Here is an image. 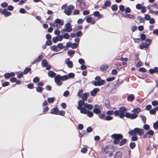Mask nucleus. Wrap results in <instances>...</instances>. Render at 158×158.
<instances>
[{
    "mask_svg": "<svg viewBox=\"0 0 158 158\" xmlns=\"http://www.w3.org/2000/svg\"><path fill=\"white\" fill-rule=\"evenodd\" d=\"M127 111L126 108L122 106L119 108V110H116L114 111L111 110H108L106 112V114L108 115H111L114 114L115 116H118L119 118H123L126 117L127 118H130L133 119L135 118L137 115L134 114H131L129 112H126Z\"/></svg>",
    "mask_w": 158,
    "mask_h": 158,
    "instance_id": "obj_1",
    "label": "nucleus"
},
{
    "mask_svg": "<svg viewBox=\"0 0 158 158\" xmlns=\"http://www.w3.org/2000/svg\"><path fill=\"white\" fill-rule=\"evenodd\" d=\"M144 130L139 128H135L133 130L130 131L128 132L129 134L133 136H136L138 134L141 136L144 133Z\"/></svg>",
    "mask_w": 158,
    "mask_h": 158,
    "instance_id": "obj_2",
    "label": "nucleus"
},
{
    "mask_svg": "<svg viewBox=\"0 0 158 158\" xmlns=\"http://www.w3.org/2000/svg\"><path fill=\"white\" fill-rule=\"evenodd\" d=\"M115 151V149L113 145H106L104 148V152L106 154H107L110 156L113 155V152Z\"/></svg>",
    "mask_w": 158,
    "mask_h": 158,
    "instance_id": "obj_3",
    "label": "nucleus"
},
{
    "mask_svg": "<svg viewBox=\"0 0 158 158\" xmlns=\"http://www.w3.org/2000/svg\"><path fill=\"white\" fill-rule=\"evenodd\" d=\"M111 137L114 139L113 143L115 144H118L120 140L123 139V135L120 134H114L111 136Z\"/></svg>",
    "mask_w": 158,
    "mask_h": 158,
    "instance_id": "obj_4",
    "label": "nucleus"
},
{
    "mask_svg": "<svg viewBox=\"0 0 158 158\" xmlns=\"http://www.w3.org/2000/svg\"><path fill=\"white\" fill-rule=\"evenodd\" d=\"M84 104V101L83 100H80L78 102V106H77V109L80 110L81 113H85L86 111V108L82 107V106Z\"/></svg>",
    "mask_w": 158,
    "mask_h": 158,
    "instance_id": "obj_5",
    "label": "nucleus"
},
{
    "mask_svg": "<svg viewBox=\"0 0 158 158\" xmlns=\"http://www.w3.org/2000/svg\"><path fill=\"white\" fill-rule=\"evenodd\" d=\"M151 41V39H146L145 41V42H143L140 45L139 48L141 49H143L144 48H148Z\"/></svg>",
    "mask_w": 158,
    "mask_h": 158,
    "instance_id": "obj_6",
    "label": "nucleus"
},
{
    "mask_svg": "<svg viewBox=\"0 0 158 158\" xmlns=\"http://www.w3.org/2000/svg\"><path fill=\"white\" fill-rule=\"evenodd\" d=\"M65 27V28L62 29L61 30L62 33H63L65 31L70 32L72 31L73 29L71 27V25L69 23H67L66 24Z\"/></svg>",
    "mask_w": 158,
    "mask_h": 158,
    "instance_id": "obj_7",
    "label": "nucleus"
},
{
    "mask_svg": "<svg viewBox=\"0 0 158 158\" xmlns=\"http://www.w3.org/2000/svg\"><path fill=\"white\" fill-rule=\"evenodd\" d=\"M74 6L70 5L69 6L67 9L64 10V13L68 15H70L71 14L72 11V10L74 9Z\"/></svg>",
    "mask_w": 158,
    "mask_h": 158,
    "instance_id": "obj_8",
    "label": "nucleus"
},
{
    "mask_svg": "<svg viewBox=\"0 0 158 158\" xmlns=\"http://www.w3.org/2000/svg\"><path fill=\"white\" fill-rule=\"evenodd\" d=\"M61 80V79L60 78V75H57L55 77L54 80L57 85L58 86H60L62 85V82L60 81Z\"/></svg>",
    "mask_w": 158,
    "mask_h": 158,
    "instance_id": "obj_9",
    "label": "nucleus"
},
{
    "mask_svg": "<svg viewBox=\"0 0 158 158\" xmlns=\"http://www.w3.org/2000/svg\"><path fill=\"white\" fill-rule=\"evenodd\" d=\"M93 112L96 114H100L101 113V111L100 110L99 106L98 105H95L94 106V108L93 110Z\"/></svg>",
    "mask_w": 158,
    "mask_h": 158,
    "instance_id": "obj_10",
    "label": "nucleus"
},
{
    "mask_svg": "<svg viewBox=\"0 0 158 158\" xmlns=\"http://www.w3.org/2000/svg\"><path fill=\"white\" fill-rule=\"evenodd\" d=\"M154 134L153 131L150 130L144 135L143 138L145 139L147 138H149L151 136H152Z\"/></svg>",
    "mask_w": 158,
    "mask_h": 158,
    "instance_id": "obj_11",
    "label": "nucleus"
},
{
    "mask_svg": "<svg viewBox=\"0 0 158 158\" xmlns=\"http://www.w3.org/2000/svg\"><path fill=\"white\" fill-rule=\"evenodd\" d=\"M1 13L4 15L5 17H7L11 15V13L10 12L7 11V9L6 8L2 10Z\"/></svg>",
    "mask_w": 158,
    "mask_h": 158,
    "instance_id": "obj_12",
    "label": "nucleus"
},
{
    "mask_svg": "<svg viewBox=\"0 0 158 158\" xmlns=\"http://www.w3.org/2000/svg\"><path fill=\"white\" fill-rule=\"evenodd\" d=\"M122 152L119 151H116L114 155V158H122Z\"/></svg>",
    "mask_w": 158,
    "mask_h": 158,
    "instance_id": "obj_13",
    "label": "nucleus"
},
{
    "mask_svg": "<svg viewBox=\"0 0 158 158\" xmlns=\"http://www.w3.org/2000/svg\"><path fill=\"white\" fill-rule=\"evenodd\" d=\"M15 75V73L13 72L10 73H6L4 75V77L6 79H8L10 77H13Z\"/></svg>",
    "mask_w": 158,
    "mask_h": 158,
    "instance_id": "obj_14",
    "label": "nucleus"
},
{
    "mask_svg": "<svg viewBox=\"0 0 158 158\" xmlns=\"http://www.w3.org/2000/svg\"><path fill=\"white\" fill-rule=\"evenodd\" d=\"M105 81L103 80H102L99 81H94L93 83V84L96 86H101L105 84Z\"/></svg>",
    "mask_w": 158,
    "mask_h": 158,
    "instance_id": "obj_15",
    "label": "nucleus"
},
{
    "mask_svg": "<svg viewBox=\"0 0 158 158\" xmlns=\"http://www.w3.org/2000/svg\"><path fill=\"white\" fill-rule=\"evenodd\" d=\"M111 5V2L110 1H106L102 6L103 9H106L107 7H109Z\"/></svg>",
    "mask_w": 158,
    "mask_h": 158,
    "instance_id": "obj_16",
    "label": "nucleus"
},
{
    "mask_svg": "<svg viewBox=\"0 0 158 158\" xmlns=\"http://www.w3.org/2000/svg\"><path fill=\"white\" fill-rule=\"evenodd\" d=\"M149 73L151 74H152L154 73L156 74L158 73V67H155L153 69H150L149 70Z\"/></svg>",
    "mask_w": 158,
    "mask_h": 158,
    "instance_id": "obj_17",
    "label": "nucleus"
},
{
    "mask_svg": "<svg viewBox=\"0 0 158 158\" xmlns=\"http://www.w3.org/2000/svg\"><path fill=\"white\" fill-rule=\"evenodd\" d=\"M109 66L107 64H102L100 67V70L102 72H105L108 68Z\"/></svg>",
    "mask_w": 158,
    "mask_h": 158,
    "instance_id": "obj_18",
    "label": "nucleus"
},
{
    "mask_svg": "<svg viewBox=\"0 0 158 158\" xmlns=\"http://www.w3.org/2000/svg\"><path fill=\"white\" fill-rule=\"evenodd\" d=\"M100 90L98 88H95L93 90L91 91L90 94L91 96H95L97 94V93Z\"/></svg>",
    "mask_w": 158,
    "mask_h": 158,
    "instance_id": "obj_19",
    "label": "nucleus"
},
{
    "mask_svg": "<svg viewBox=\"0 0 158 158\" xmlns=\"http://www.w3.org/2000/svg\"><path fill=\"white\" fill-rule=\"evenodd\" d=\"M55 22L58 25H60V26H62L63 25L64 23L63 20H61L60 19H57L55 20Z\"/></svg>",
    "mask_w": 158,
    "mask_h": 158,
    "instance_id": "obj_20",
    "label": "nucleus"
},
{
    "mask_svg": "<svg viewBox=\"0 0 158 158\" xmlns=\"http://www.w3.org/2000/svg\"><path fill=\"white\" fill-rule=\"evenodd\" d=\"M89 95V93H84L81 96V97L82 98V99L84 101L87 100V98Z\"/></svg>",
    "mask_w": 158,
    "mask_h": 158,
    "instance_id": "obj_21",
    "label": "nucleus"
},
{
    "mask_svg": "<svg viewBox=\"0 0 158 158\" xmlns=\"http://www.w3.org/2000/svg\"><path fill=\"white\" fill-rule=\"evenodd\" d=\"M58 109L57 108H54L51 110V112L50 113L52 114L57 115L58 113Z\"/></svg>",
    "mask_w": 158,
    "mask_h": 158,
    "instance_id": "obj_22",
    "label": "nucleus"
},
{
    "mask_svg": "<svg viewBox=\"0 0 158 158\" xmlns=\"http://www.w3.org/2000/svg\"><path fill=\"white\" fill-rule=\"evenodd\" d=\"M140 111V109L139 108H135L133 110L131 111V112H134V113L133 114H135L137 115H138L137 114H139ZM138 116H137V117L135 118H136Z\"/></svg>",
    "mask_w": 158,
    "mask_h": 158,
    "instance_id": "obj_23",
    "label": "nucleus"
},
{
    "mask_svg": "<svg viewBox=\"0 0 158 158\" xmlns=\"http://www.w3.org/2000/svg\"><path fill=\"white\" fill-rule=\"evenodd\" d=\"M93 15L95 16L98 17L99 18H102V15L100 14V12L98 11H95L94 12Z\"/></svg>",
    "mask_w": 158,
    "mask_h": 158,
    "instance_id": "obj_24",
    "label": "nucleus"
},
{
    "mask_svg": "<svg viewBox=\"0 0 158 158\" xmlns=\"http://www.w3.org/2000/svg\"><path fill=\"white\" fill-rule=\"evenodd\" d=\"M81 8L82 10L87 9L88 7L85 3L83 2H81L80 4Z\"/></svg>",
    "mask_w": 158,
    "mask_h": 158,
    "instance_id": "obj_25",
    "label": "nucleus"
},
{
    "mask_svg": "<svg viewBox=\"0 0 158 158\" xmlns=\"http://www.w3.org/2000/svg\"><path fill=\"white\" fill-rule=\"evenodd\" d=\"M135 99V96L132 94H130L128 95L127 97V100L130 102L133 101Z\"/></svg>",
    "mask_w": 158,
    "mask_h": 158,
    "instance_id": "obj_26",
    "label": "nucleus"
},
{
    "mask_svg": "<svg viewBox=\"0 0 158 158\" xmlns=\"http://www.w3.org/2000/svg\"><path fill=\"white\" fill-rule=\"evenodd\" d=\"M82 114H87V116L89 117H92L94 115L93 113L92 112L89 110H87L86 109V111H85V113Z\"/></svg>",
    "mask_w": 158,
    "mask_h": 158,
    "instance_id": "obj_27",
    "label": "nucleus"
},
{
    "mask_svg": "<svg viewBox=\"0 0 158 158\" xmlns=\"http://www.w3.org/2000/svg\"><path fill=\"white\" fill-rule=\"evenodd\" d=\"M56 74L52 71H49L48 73V75L51 78H53L55 77Z\"/></svg>",
    "mask_w": 158,
    "mask_h": 158,
    "instance_id": "obj_28",
    "label": "nucleus"
},
{
    "mask_svg": "<svg viewBox=\"0 0 158 158\" xmlns=\"http://www.w3.org/2000/svg\"><path fill=\"white\" fill-rule=\"evenodd\" d=\"M68 60L66 64L68 66L69 68H72L73 67V64L72 62L69 60V58L67 59Z\"/></svg>",
    "mask_w": 158,
    "mask_h": 158,
    "instance_id": "obj_29",
    "label": "nucleus"
},
{
    "mask_svg": "<svg viewBox=\"0 0 158 158\" xmlns=\"http://www.w3.org/2000/svg\"><path fill=\"white\" fill-rule=\"evenodd\" d=\"M127 141V139L125 138L122 139L121 141H120L119 143V145L120 146H122L125 145Z\"/></svg>",
    "mask_w": 158,
    "mask_h": 158,
    "instance_id": "obj_30",
    "label": "nucleus"
},
{
    "mask_svg": "<svg viewBox=\"0 0 158 158\" xmlns=\"http://www.w3.org/2000/svg\"><path fill=\"white\" fill-rule=\"evenodd\" d=\"M123 16L126 18L133 19H134V16L130 14H126L125 15H123Z\"/></svg>",
    "mask_w": 158,
    "mask_h": 158,
    "instance_id": "obj_31",
    "label": "nucleus"
},
{
    "mask_svg": "<svg viewBox=\"0 0 158 158\" xmlns=\"http://www.w3.org/2000/svg\"><path fill=\"white\" fill-rule=\"evenodd\" d=\"M31 70V68L29 67H27L25 69L23 73L24 74H26Z\"/></svg>",
    "mask_w": 158,
    "mask_h": 158,
    "instance_id": "obj_32",
    "label": "nucleus"
},
{
    "mask_svg": "<svg viewBox=\"0 0 158 158\" xmlns=\"http://www.w3.org/2000/svg\"><path fill=\"white\" fill-rule=\"evenodd\" d=\"M105 106L106 107L107 109H110L111 108V106L110 104V102L107 101L105 103Z\"/></svg>",
    "mask_w": 158,
    "mask_h": 158,
    "instance_id": "obj_33",
    "label": "nucleus"
},
{
    "mask_svg": "<svg viewBox=\"0 0 158 158\" xmlns=\"http://www.w3.org/2000/svg\"><path fill=\"white\" fill-rule=\"evenodd\" d=\"M57 46H56V45H54L52 46L51 48L50 49L52 51H56V52H58V49L57 48Z\"/></svg>",
    "mask_w": 158,
    "mask_h": 158,
    "instance_id": "obj_34",
    "label": "nucleus"
},
{
    "mask_svg": "<svg viewBox=\"0 0 158 158\" xmlns=\"http://www.w3.org/2000/svg\"><path fill=\"white\" fill-rule=\"evenodd\" d=\"M42 64L44 67H45L48 65V63L46 60L44 59L42 61Z\"/></svg>",
    "mask_w": 158,
    "mask_h": 158,
    "instance_id": "obj_35",
    "label": "nucleus"
},
{
    "mask_svg": "<svg viewBox=\"0 0 158 158\" xmlns=\"http://www.w3.org/2000/svg\"><path fill=\"white\" fill-rule=\"evenodd\" d=\"M86 18V20L87 22L88 23H90L92 20V18L89 16H86L85 17Z\"/></svg>",
    "mask_w": 158,
    "mask_h": 158,
    "instance_id": "obj_36",
    "label": "nucleus"
},
{
    "mask_svg": "<svg viewBox=\"0 0 158 158\" xmlns=\"http://www.w3.org/2000/svg\"><path fill=\"white\" fill-rule=\"evenodd\" d=\"M55 100L54 98H49L47 99V101L48 103H53Z\"/></svg>",
    "mask_w": 158,
    "mask_h": 158,
    "instance_id": "obj_37",
    "label": "nucleus"
},
{
    "mask_svg": "<svg viewBox=\"0 0 158 158\" xmlns=\"http://www.w3.org/2000/svg\"><path fill=\"white\" fill-rule=\"evenodd\" d=\"M67 76L68 79L72 78H74L75 77V74L73 73H70L67 75Z\"/></svg>",
    "mask_w": 158,
    "mask_h": 158,
    "instance_id": "obj_38",
    "label": "nucleus"
},
{
    "mask_svg": "<svg viewBox=\"0 0 158 158\" xmlns=\"http://www.w3.org/2000/svg\"><path fill=\"white\" fill-rule=\"evenodd\" d=\"M111 9L113 11H116L118 10V7L116 5H113L111 6Z\"/></svg>",
    "mask_w": 158,
    "mask_h": 158,
    "instance_id": "obj_39",
    "label": "nucleus"
},
{
    "mask_svg": "<svg viewBox=\"0 0 158 158\" xmlns=\"http://www.w3.org/2000/svg\"><path fill=\"white\" fill-rule=\"evenodd\" d=\"M130 147L131 149H133L136 146V144L134 142H132L130 143Z\"/></svg>",
    "mask_w": 158,
    "mask_h": 158,
    "instance_id": "obj_40",
    "label": "nucleus"
},
{
    "mask_svg": "<svg viewBox=\"0 0 158 158\" xmlns=\"http://www.w3.org/2000/svg\"><path fill=\"white\" fill-rule=\"evenodd\" d=\"M57 47L59 48L60 49H62L64 48L63 46V44L62 43H60L57 45Z\"/></svg>",
    "mask_w": 158,
    "mask_h": 158,
    "instance_id": "obj_41",
    "label": "nucleus"
},
{
    "mask_svg": "<svg viewBox=\"0 0 158 158\" xmlns=\"http://www.w3.org/2000/svg\"><path fill=\"white\" fill-rule=\"evenodd\" d=\"M113 119V117L110 116L108 115L105 117L104 120L106 121H109L112 120Z\"/></svg>",
    "mask_w": 158,
    "mask_h": 158,
    "instance_id": "obj_42",
    "label": "nucleus"
},
{
    "mask_svg": "<svg viewBox=\"0 0 158 158\" xmlns=\"http://www.w3.org/2000/svg\"><path fill=\"white\" fill-rule=\"evenodd\" d=\"M60 78L61 80L62 81H64L68 79L67 75H65L63 76H60Z\"/></svg>",
    "mask_w": 158,
    "mask_h": 158,
    "instance_id": "obj_43",
    "label": "nucleus"
},
{
    "mask_svg": "<svg viewBox=\"0 0 158 158\" xmlns=\"http://www.w3.org/2000/svg\"><path fill=\"white\" fill-rule=\"evenodd\" d=\"M98 117L100 119L104 120L105 118V115L104 114H100L98 115Z\"/></svg>",
    "mask_w": 158,
    "mask_h": 158,
    "instance_id": "obj_44",
    "label": "nucleus"
},
{
    "mask_svg": "<svg viewBox=\"0 0 158 158\" xmlns=\"http://www.w3.org/2000/svg\"><path fill=\"white\" fill-rule=\"evenodd\" d=\"M63 37L64 38L66 39H69L70 38L69 35L68 33H66L64 34Z\"/></svg>",
    "mask_w": 158,
    "mask_h": 158,
    "instance_id": "obj_45",
    "label": "nucleus"
},
{
    "mask_svg": "<svg viewBox=\"0 0 158 158\" xmlns=\"http://www.w3.org/2000/svg\"><path fill=\"white\" fill-rule=\"evenodd\" d=\"M65 114V112L64 111L62 110L60 111H58V113L57 115H60L62 116H64Z\"/></svg>",
    "mask_w": 158,
    "mask_h": 158,
    "instance_id": "obj_46",
    "label": "nucleus"
},
{
    "mask_svg": "<svg viewBox=\"0 0 158 158\" xmlns=\"http://www.w3.org/2000/svg\"><path fill=\"white\" fill-rule=\"evenodd\" d=\"M140 40H144L146 38V36L144 34H142L140 35Z\"/></svg>",
    "mask_w": 158,
    "mask_h": 158,
    "instance_id": "obj_47",
    "label": "nucleus"
},
{
    "mask_svg": "<svg viewBox=\"0 0 158 158\" xmlns=\"http://www.w3.org/2000/svg\"><path fill=\"white\" fill-rule=\"evenodd\" d=\"M139 71L141 72L145 73L146 71V69L144 68L140 67L139 69Z\"/></svg>",
    "mask_w": 158,
    "mask_h": 158,
    "instance_id": "obj_48",
    "label": "nucleus"
},
{
    "mask_svg": "<svg viewBox=\"0 0 158 158\" xmlns=\"http://www.w3.org/2000/svg\"><path fill=\"white\" fill-rule=\"evenodd\" d=\"M14 9V7L12 5H9L7 6V8L6 9L7 10H10V11H12Z\"/></svg>",
    "mask_w": 158,
    "mask_h": 158,
    "instance_id": "obj_49",
    "label": "nucleus"
},
{
    "mask_svg": "<svg viewBox=\"0 0 158 158\" xmlns=\"http://www.w3.org/2000/svg\"><path fill=\"white\" fill-rule=\"evenodd\" d=\"M153 127L154 129L155 130H157L158 129V123L156 122L153 124Z\"/></svg>",
    "mask_w": 158,
    "mask_h": 158,
    "instance_id": "obj_50",
    "label": "nucleus"
},
{
    "mask_svg": "<svg viewBox=\"0 0 158 158\" xmlns=\"http://www.w3.org/2000/svg\"><path fill=\"white\" fill-rule=\"evenodd\" d=\"M151 6L153 7L154 9H158V4L156 3H153L151 5Z\"/></svg>",
    "mask_w": 158,
    "mask_h": 158,
    "instance_id": "obj_51",
    "label": "nucleus"
},
{
    "mask_svg": "<svg viewBox=\"0 0 158 158\" xmlns=\"http://www.w3.org/2000/svg\"><path fill=\"white\" fill-rule=\"evenodd\" d=\"M8 3L6 2H4L1 4V6L3 8H6L8 6Z\"/></svg>",
    "mask_w": 158,
    "mask_h": 158,
    "instance_id": "obj_52",
    "label": "nucleus"
},
{
    "mask_svg": "<svg viewBox=\"0 0 158 158\" xmlns=\"http://www.w3.org/2000/svg\"><path fill=\"white\" fill-rule=\"evenodd\" d=\"M75 53V51L73 50H69L68 52V53L69 55L70 56L73 55Z\"/></svg>",
    "mask_w": 158,
    "mask_h": 158,
    "instance_id": "obj_53",
    "label": "nucleus"
},
{
    "mask_svg": "<svg viewBox=\"0 0 158 158\" xmlns=\"http://www.w3.org/2000/svg\"><path fill=\"white\" fill-rule=\"evenodd\" d=\"M27 87L28 88L31 89L34 88V85L33 84L30 83L27 85Z\"/></svg>",
    "mask_w": 158,
    "mask_h": 158,
    "instance_id": "obj_54",
    "label": "nucleus"
},
{
    "mask_svg": "<svg viewBox=\"0 0 158 158\" xmlns=\"http://www.w3.org/2000/svg\"><path fill=\"white\" fill-rule=\"evenodd\" d=\"M43 90L42 87L40 86L37 87L36 89V90L37 92H41Z\"/></svg>",
    "mask_w": 158,
    "mask_h": 158,
    "instance_id": "obj_55",
    "label": "nucleus"
},
{
    "mask_svg": "<svg viewBox=\"0 0 158 158\" xmlns=\"http://www.w3.org/2000/svg\"><path fill=\"white\" fill-rule=\"evenodd\" d=\"M78 46V44L77 43H74L72 44L71 48L73 49L77 48Z\"/></svg>",
    "mask_w": 158,
    "mask_h": 158,
    "instance_id": "obj_56",
    "label": "nucleus"
},
{
    "mask_svg": "<svg viewBox=\"0 0 158 158\" xmlns=\"http://www.w3.org/2000/svg\"><path fill=\"white\" fill-rule=\"evenodd\" d=\"M9 85V82L8 81H5L2 84V85L3 87H6L8 86Z\"/></svg>",
    "mask_w": 158,
    "mask_h": 158,
    "instance_id": "obj_57",
    "label": "nucleus"
},
{
    "mask_svg": "<svg viewBox=\"0 0 158 158\" xmlns=\"http://www.w3.org/2000/svg\"><path fill=\"white\" fill-rule=\"evenodd\" d=\"M40 79L38 77H35L33 79V81L34 83H37L40 81Z\"/></svg>",
    "mask_w": 158,
    "mask_h": 158,
    "instance_id": "obj_58",
    "label": "nucleus"
},
{
    "mask_svg": "<svg viewBox=\"0 0 158 158\" xmlns=\"http://www.w3.org/2000/svg\"><path fill=\"white\" fill-rule=\"evenodd\" d=\"M143 128L144 129L148 130L149 129L150 126L148 125L145 124L143 125Z\"/></svg>",
    "mask_w": 158,
    "mask_h": 158,
    "instance_id": "obj_59",
    "label": "nucleus"
},
{
    "mask_svg": "<svg viewBox=\"0 0 158 158\" xmlns=\"http://www.w3.org/2000/svg\"><path fill=\"white\" fill-rule=\"evenodd\" d=\"M150 113L151 114L154 115L156 114V111L154 108L152 109H151L150 110Z\"/></svg>",
    "mask_w": 158,
    "mask_h": 158,
    "instance_id": "obj_60",
    "label": "nucleus"
},
{
    "mask_svg": "<svg viewBox=\"0 0 158 158\" xmlns=\"http://www.w3.org/2000/svg\"><path fill=\"white\" fill-rule=\"evenodd\" d=\"M138 138L136 136H133L131 138V140L132 141H135L137 140Z\"/></svg>",
    "mask_w": 158,
    "mask_h": 158,
    "instance_id": "obj_61",
    "label": "nucleus"
},
{
    "mask_svg": "<svg viewBox=\"0 0 158 158\" xmlns=\"http://www.w3.org/2000/svg\"><path fill=\"white\" fill-rule=\"evenodd\" d=\"M138 18L140 23H143L145 21L144 19L140 16H138Z\"/></svg>",
    "mask_w": 158,
    "mask_h": 158,
    "instance_id": "obj_62",
    "label": "nucleus"
},
{
    "mask_svg": "<svg viewBox=\"0 0 158 158\" xmlns=\"http://www.w3.org/2000/svg\"><path fill=\"white\" fill-rule=\"evenodd\" d=\"M87 151V148L85 147L83 148L81 150V152L84 153H86Z\"/></svg>",
    "mask_w": 158,
    "mask_h": 158,
    "instance_id": "obj_63",
    "label": "nucleus"
},
{
    "mask_svg": "<svg viewBox=\"0 0 158 158\" xmlns=\"http://www.w3.org/2000/svg\"><path fill=\"white\" fill-rule=\"evenodd\" d=\"M152 104L153 106H156L158 105V102L156 100L153 101L152 102Z\"/></svg>",
    "mask_w": 158,
    "mask_h": 158,
    "instance_id": "obj_64",
    "label": "nucleus"
}]
</instances>
